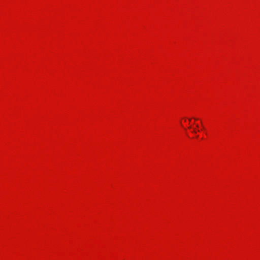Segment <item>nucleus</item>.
<instances>
[{
	"label": "nucleus",
	"instance_id": "1",
	"mask_svg": "<svg viewBox=\"0 0 260 260\" xmlns=\"http://www.w3.org/2000/svg\"><path fill=\"white\" fill-rule=\"evenodd\" d=\"M193 133H196V131L195 130H194V131H193Z\"/></svg>",
	"mask_w": 260,
	"mask_h": 260
}]
</instances>
